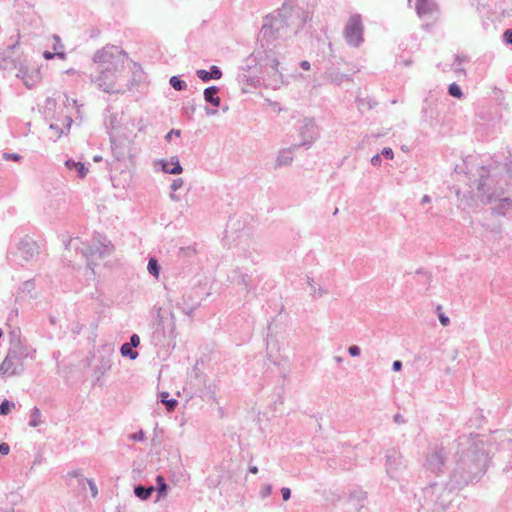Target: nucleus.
Here are the masks:
<instances>
[{"instance_id": "obj_14", "label": "nucleus", "mask_w": 512, "mask_h": 512, "mask_svg": "<svg viewBox=\"0 0 512 512\" xmlns=\"http://www.w3.org/2000/svg\"><path fill=\"white\" fill-rule=\"evenodd\" d=\"M162 402L168 406L169 410H173L174 407L177 405V401L175 399H167L168 393H162Z\"/></svg>"}, {"instance_id": "obj_23", "label": "nucleus", "mask_w": 512, "mask_h": 512, "mask_svg": "<svg viewBox=\"0 0 512 512\" xmlns=\"http://www.w3.org/2000/svg\"><path fill=\"white\" fill-rule=\"evenodd\" d=\"M157 482L160 485V492H164L166 490V484L164 482V478L162 476H158Z\"/></svg>"}, {"instance_id": "obj_17", "label": "nucleus", "mask_w": 512, "mask_h": 512, "mask_svg": "<svg viewBox=\"0 0 512 512\" xmlns=\"http://www.w3.org/2000/svg\"><path fill=\"white\" fill-rule=\"evenodd\" d=\"M54 39V46H53V49L55 52H63L62 49H63V45L61 44V41H60V38L58 36H54L53 37Z\"/></svg>"}, {"instance_id": "obj_25", "label": "nucleus", "mask_w": 512, "mask_h": 512, "mask_svg": "<svg viewBox=\"0 0 512 512\" xmlns=\"http://www.w3.org/2000/svg\"><path fill=\"white\" fill-rule=\"evenodd\" d=\"M439 320L443 326H447L449 323V318L443 313H439Z\"/></svg>"}, {"instance_id": "obj_15", "label": "nucleus", "mask_w": 512, "mask_h": 512, "mask_svg": "<svg viewBox=\"0 0 512 512\" xmlns=\"http://www.w3.org/2000/svg\"><path fill=\"white\" fill-rule=\"evenodd\" d=\"M170 84L175 90H182L184 87V82L176 76L170 78Z\"/></svg>"}, {"instance_id": "obj_13", "label": "nucleus", "mask_w": 512, "mask_h": 512, "mask_svg": "<svg viewBox=\"0 0 512 512\" xmlns=\"http://www.w3.org/2000/svg\"><path fill=\"white\" fill-rule=\"evenodd\" d=\"M14 407V404L13 403H10L9 401L7 400H4L1 405H0V414L1 415H6L8 414L11 409Z\"/></svg>"}, {"instance_id": "obj_33", "label": "nucleus", "mask_w": 512, "mask_h": 512, "mask_svg": "<svg viewBox=\"0 0 512 512\" xmlns=\"http://www.w3.org/2000/svg\"><path fill=\"white\" fill-rule=\"evenodd\" d=\"M19 41H20V33L18 32V34H17V40H16V44H18V43H19Z\"/></svg>"}, {"instance_id": "obj_10", "label": "nucleus", "mask_w": 512, "mask_h": 512, "mask_svg": "<svg viewBox=\"0 0 512 512\" xmlns=\"http://www.w3.org/2000/svg\"><path fill=\"white\" fill-rule=\"evenodd\" d=\"M148 271L153 275L155 276L156 278H158L159 276V273H160V266L158 265L156 259L154 258H151L148 262Z\"/></svg>"}, {"instance_id": "obj_16", "label": "nucleus", "mask_w": 512, "mask_h": 512, "mask_svg": "<svg viewBox=\"0 0 512 512\" xmlns=\"http://www.w3.org/2000/svg\"><path fill=\"white\" fill-rule=\"evenodd\" d=\"M55 56L59 57L60 59H65L66 55L64 52H54V53H51L49 51H45L43 53V57L47 60H50L52 58H54Z\"/></svg>"}, {"instance_id": "obj_12", "label": "nucleus", "mask_w": 512, "mask_h": 512, "mask_svg": "<svg viewBox=\"0 0 512 512\" xmlns=\"http://www.w3.org/2000/svg\"><path fill=\"white\" fill-rule=\"evenodd\" d=\"M449 94L455 98L460 99L462 97L461 88L456 83H452L449 86Z\"/></svg>"}, {"instance_id": "obj_29", "label": "nucleus", "mask_w": 512, "mask_h": 512, "mask_svg": "<svg viewBox=\"0 0 512 512\" xmlns=\"http://www.w3.org/2000/svg\"><path fill=\"white\" fill-rule=\"evenodd\" d=\"M401 367H402V364H401V362H400V361H394V363H393V369H394L395 371H399V370L401 369Z\"/></svg>"}, {"instance_id": "obj_21", "label": "nucleus", "mask_w": 512, "mask_h": 512, "mask_svg": "<svg viewBox=\"0 0 512 512\" xmlns=\"http://www.w3.org/2000/svg\"><path fill=\"white\" fill-rule=\"evenodd\" d=\"M382 154L388 159H392L394 156L391 148H384Z\"/></svg>"}, {"instance_id": "obj_5", "label": "nucleus", "mask_w": 512, "mask_h": 512, "mask_svg": "<svg viewBox=\"0 0 512 512\" xmlns=\"http://www.w3.org/2000/svg\"><path fill=\"white\" fill-rule=\"evenodd\" d=\"M219 89L215 86L208 87L204 90V98L207 102L218 107L220 105V98L217 96Z\"/></svg>"}, {"instance_id": "obj_24", "label": "nucleus", "mask_w": 512, "mask_h": 512, "mask_svg": "<svg viewBox=\"0 0 512 512\" xmlns=\"http://www.w3.org/2000/svg\"><path fill=\"white\" fill-rule=\"evenodd\" d=\"M504 39L507 43L512 44V30L505 31Z\"/></svg>"}, {"instance_id": "obj_1", "label": "nucleus", "mask_w": 512, "mask_h": 512, "mask_svg": "<svg viewBox=\"0 0 512 512\" xmlns=\"http://www.w3.org/2000/svg\"><path fill=\"white\" fill-rule=\"evenodd\" d=\"M127 55L118 46L108 45L94 56L97 76L94 81L106 92L116 90L118 80L123 76Z\"/></svg>"}, {"instance_id": "obj_34", "label": "nucleus", "mask_w": 512, "mask_h": 512, "mask_svg": "<svg viewBox=\"0 0 512 512\" xmlns=\"http://www.w3.org/2000/svg\"><path fill=\"white\" fill-rule=\"evenodd\" d=\"M423 201L428 202V201H429L428 196H425V197L423 198Z\"/></svg>"}, {"instance_id": "obj_18", "label": "nucleus", "mask_w": 512, "mask_h": 512, "mask_svg": "<svg viewBox=\"0 0 512 512\" xmlns=\"http://www.w3.org/2000/svg\"><path fill=\"white\" fill-rule=\"evenodd\" d=\"M10 451V447L7 443H0V455H7Z\"/></svg>"}, {"instance_id": "obj_32", "label": "nucleus", "mask_w": 512, "mask_h": 512, "mask_svg": "<svg viewBox=\"0 0 512 512\" xmlns=\"http://www.w3.org/2000/svg\"><path fill=\"white\" fill-rule=\"evenodd\" d=\"M250 472H251V473H253V474H256V473L258 472L257 467H255V466H254V467H251V468H250Z\"/></svg>"}, {"instance_id": "obj_20", "label": "nucleus", "mask_w": 512, "mask_h": 512, "mask_svg": "<svg viewBox=\"0 0 512 512\" xmlns=\"http://www.w3.org/2000/svg\"><path fill=\"white\" fill-rule=\"evenodd\" d=\"M282 497L284 501H287L290 498L291 491L289 488L284 487L281 489Z\"/></svg>"}, {"instance_id": "obj_28", "label": "nucleus", "mask_w": 512, "mask_h": 512, "mask_svg": "<svg viewBox=\"0 0 512 512\" xmlns=\"http://www.w3.org/2000/svg\"><path fill=\"white\" fill-rule=\"evenodd\" d=\"M300 67L303 69V70H309L310 69V63L306 60L302 61L300 63Z\"/></svg>"}, {"instance_id": "obj_26", "label": "nucleus", "mask_w": 512, "mask_h": 512, "mask_svg": "<svg viewBox=\"0 0 512 512\" xmlns=\"http://www.w3.org/2000/svg\"><path fill=\"white\" fill-rule=\"evenodd\" d=\"M5 159H12L14 161H18L21 157L17 154H4Z\"/></svg>"}, {"instance_id": "obj_19", "label": "nucleus", "mask_w": 512, "mask_h": 512, "mask_svg": "<svg viewBox=\"0 0 512 512\" xmlns=\"http://www.w3.org/2000/svg\"><path fill=\"white\" fill-rule=\"evenodd\" d=\"M129 344L133 347H137L140 344V338L138 337V335L133 334L130 338Z\"/></svg>"}, {"instance_id": "obj_30", "label": "nucleus", "mask_w": 512, "mask_h": 512, "mask_svg": "<svg viewBox=\"0 0 512 512\" xmlns=\"http://www.w3.org/2000/svg\"><path fill=\"white\" fill-rule=\"evenodd\" d=\"M381 159L380 156L376 155L371 159L372 164L378 165L380 163Z\"/></svg>"}, {"instance_id": "obj_35", "label": "nucleus", "mask_w": 512, "mask_h": 512, "mask_svg": "<svg viewBox=\"0 0 512 512\" xmlns=\"http://www.w3.org/2000/svg\"><path fill=\"white\" fill-rule=\"evenodd\" d=\"M92 492L94 496L97 494V491L94 489V487H92Z\"/></svg>"}, {"instance_id": "obj_31", "label": "nucleus", "mask_w": 512, "mask_h": 512, "mask_svg": "<svg viewBox=\"0 0 512 512\" xmlns=\"http://www.w3.org/2000/svg\"><path fill=\"white\" fill-rule=\"evenodd\" d=\"M179 186H180V183H178V181L176 180V181H174V183H173V185H172V188H173L174 190H176Z\"/></svg>"}, {"instance_id": "obj_6", "label": "nucleus", "mask_w": 512, "mask_h": 512, "mask_svg": "<svg viewBox=\"0 0 512 512\" xmlns=\"http://www.w3.org/2000/svg\"><path fill=\"white\" fill-rule=\"evenodd\" d=\"M65 165L68 169L72 170L75 169L78 173V176L80 178H84L88 173V168L85 167V165L81 162H75L73 160H67L65 162Z\"/></svg>"}, {"instance_id": "obj_4", "label": "nucleus", "mask_w": 512, "mask_h": 512, "mask_svg": "<svg viewBox=\"0 0 512 512\" xmlns=\"http://www.w3.org/2000/svg\"><path fill=\"white\" fill-rule=\"evenodd\" d=\"M197 75L203 81H209L210 79H220L222 76V72L217 66H212L210 68V72L206 70H198Z\"/></svg>"}, {"instance_id": "obj_27", "label": "nucleus", "mask_w": 512, "mask_h": 512, "mask_svg": "<svg viewBox=\"0 0 512 512\" xmlns=\"http://www.w3.org/2000/svg\"><path fill=\"white\" fill-rule=\"evenodd\" d=\"M171 134H175L177 137L180 136V130H171L167 135H166V139L168 141L171 140Z\"/></svg>"}, {"instance_id": "obj_2", "label": "nucleus", "mask_w": 512, "mask_h": 512, "mask_svg": "<svg viewBox=\"0 0 512 512\" xmlns=\"http://www.w3.org/2000/svg\"><path fill=\"white\" fill-rule=\"evenodd\" d=\"M362 34H363V25H362L361 17L359 15L351 16L347 23V26L345 28L346 40L350 44L357 46L363 40Z\"/></svg>"}, {"instance_id": "obj_3", "label": "nucleus", "mask_w": 512, "mask_h": 512, "mask_svg": "<svg viewBox=\"0 0 512 512\" xmlns=\"http://www.w3.org/2000/svg\"><path fill=\"white\" fill-rule=\"evenodd\" d=\"M436 8V5L429 0H417L416 10L419 16H424L432 13Z\"/></svg>"}, {"instance_id": "obj_22", "label": "nucleus", "mask_w": 512, "mask_h": 512, "mask_svg": "<svg viewBox=\"0 0 512 512\" xmlns=\"http://www.w3.org/2000/svg\"><path fill=\"white\" fill-rule=\"evenodd\" d=\"M349 353L353 357L358 356L360 354V349L358 346H351L349 348Z\"/></svg>"}, {"instance_id": "obj_7", "label": "nucleus", "mask_w": 512, "mask_h": 512, "mask_svg": "<svg viewBox=\"0 0 512 512\" xmlns=\"http://www.w3.org/2000/svg\"><path fill=\"white\" fill-rule=\"evenodd\" d=\"M162 168L166 173L170 174H180L182 172V167L177 158H173L170 162L164 163Z\"/></svg>"}, {"instance_id": "obj_11", "label": "nucleus", "mask_w": 512, "mask_h": 512, "mask_svg": "<svg viewBox=\"0 0 512 512\" xmlns=\"http://www.w3.org/2000/svg\"><path fill=\"white\" fill-rule=\"evenodd\" d=\"M152 491H153L152 487H150L148 489L141 487V486L135 488V494L139 498L144 499V500L147 499L151 495Z\"/></svg>"}, {"instance_id": "obj_9", "label": "nucleus", "mask_w": 512, "mask_h": 512, "mask_svg": "<svg viewBox=\"0 0 512 512\" xmlns=\"http://www.w3.org/2000/svg\"><path fill=\"white\" fill-rule=\"evenodd\" d=\"M133 346H131L129 343H125L121 346V354L123 356H128L132 360L136 359L138 356V353L136 351H133Z\"/></svg>"}, {"instance_id": "obj_8", "label": "nucleus", "mask_w": 512, "mask_h": 512, "mask_svg": "<svg viewBox=\"0 0 512 512\" xmlns=\"http://www.w3.org/2000/svg\"><path fill=\"white\" fill-rule=\"evenodd\" d=\"M41 422V412L37 407H34L30 415V426L37 427Z\"/></svg>"}]
</instances>
